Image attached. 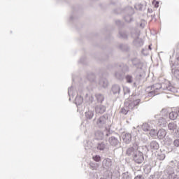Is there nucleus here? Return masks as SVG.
<instances>
[{"label":"nucleus","instance_id":"obj_22","mask_svg":"<svg viewBox=\"0 0 179 179\" xmlns=\"http://www.w3.org/2000/svg\"><path fill=\"white\" fill-rule=\"evenodd\" d=\"M86 120H92L94 117V110L89 109L85 113Z\"/></svg>","mask_w":179,"mask_h":179},{"label":"nucleus","instance_id":"obj_60","mask_svg":"<svg viewBox=\"0 0 179 179\" xmlns=\"http://www.w3.org/2000/svg\"><path fill=\"white\" fill-rule=\"evenodd\" d=\"M90 176H92V173H90Z\"/></svg>","mask_w":179,"mask_h":179},{"label":"nucleus","instance_id":"obj_4","mask_svg":"<svg viewBox=\"0 0 179 179\" xmlns=\"http://www.w3.org/2000/svg\"><path fill=\"white\" fill-rule=\"evenodd\" d=\"M139 148V143L135 141L133 143L132 145L126 151V155L127 156H133L138 152V149Z\"/></svg>","mask_w":179,"mask_h":179},{"label":"nucleus","instance_id":"obj_16","mask_svg":"<svg viewBox=\"0 0 179 179\" xmlns=\"http://www.w3.org/2000/svg\"><path fill=\"white\" fill-rule=\"evenodd\" d=\"M124 79L127 83H129V85H131V83H133V86L134 87H136V83L134 82V77L132 76V75H130V74L126 75Z\"/></svg>","mask_w":179,"mask_h":179},{"label":"nucleus","instance_id":"obj_41","mask_svg":"<svg viewBox=\"0 0 179 179\" xmlns=\"http://www.w3.org/2000/svg\"><path fill=\"white\" fill-rule=\"evenodd\" d=\"M143 7V5H142L141 3H136L134 6V8L135 9H136V10H141Z\"/></svg>","mask_w":179,"mask_h":179},{"label":"nucleus","instance_id":"obj_43","mask_svg":"<svg viewBox=\"0 0 179 179\" xmlns=\"http://www.w3.org/2000/svg\"><path fill=\"white\" fill-rule=\"evenodd\" d=\"M173 145L174 148H179V138H176L173 141Z\"/></svg>","mask_w":179,"mask_h":179},{"label":"nucleus","instance_id":"obj_21","mask_svg":"<svg viewBox=\"0 0 179 179\" xmlns=\"http://www.w3.org/2000/svg\"><path fill=\"white\" fill-rule=\"evenodd\" d=\"M141 128L143 131H145V132H148L152 130V128H153V127H152V123L148 122V123H143Z\"/></svg>","mask_w":179,"mask_h":179},{"label":"nucleus","instance_id":"obj_45","mask_svg":"<svg viewBox=\"0 0 179 179\" xmlns=\"http://www.w3.org/2000/svg\"><path fill=\"white\" fill-rule=\"evenodd\" d=\"M123 91H124V94L125 96V94H128V93L131 92V90H129V88L126 87L123 88Z\"/></svg>","mask_w":179,"mask_h":179},{"label":"nucleus","instance_id":"obj_54","mask_svg":"<svg viewBox=\"0 0 179 179\" xmlns=\"http://www.w3.org/2000/svg\"><path fill=\"white\" fill-rule=\"evenodd\" d=\"M176 112L178 113V116H179V107H178L176 108Z\"/></svg>","mask_w":179,"mask_h":179},{"label":"nucleus","instance_id":"obj_56","mask_svg":"<svg viewBox=\"0 0 179 179\" xmlns=\"http://www.w3.org/2000/svg\"><path fill=\"white\" fill-rule=\"evenodd\" d=\"M155 178V175H151L150 176V179H154Z\"/></svg>","mask_w":179,"mask_h":179},{"label":"nucleus","instance_id":"obj_51","mask_svg":"<svg viewBox=\"0 0 179 179\" xmlns=\"http://www.w3.org/2000/svg\"><path fill=\"white\" fill-rule=\"evenodd\" d=\"M136 78H137L138 79H141V78H142V74H141V73H139L138 75L136 74Z\"/></svg>","mask_w":179,"mask_h":179},{"label":"nucleus","instance_id":"obj_20","mask_svg":"<svg viewBox=\"0 0 179 179\" xmlns=\"http://www.w3.org/2000/svg\"><path fill=\"white\" fill-rule=\"evenodd\" d=\"M134 45L136 47H142L143 45V39L139 38L138 37L134 38V40L133 41Z\"/></svg>","mask_w":179,"mask_h":179},{"label":"nucleus","instance_id":"obj_13","mask_svg":"<svg viewBox=\"0 0 179 179\" xmlns=\"http://www.w3.org/2000/svg\"><path fill=\"white\" fill-rule=\"evenodd\" d=\"M94 108L96 114H104L107 110V107L102 104L96 105Z\"/></svg>","mask_w":179,"mask_h":179},{"label":"nucleus","instance_id":"obj_52","mask_svg":"<svg viewBox=\"0 0 179 179\" xmlns=\"http://www.w3.org/2000/svg\"><path fill=\"white\" fill-rule=\"evenodd\" d=\"M80 62L81 64H83V62H85V59L83 57H81L80 59Z\"/></svg>","mask_w":179,"mask_h":179},{"label":"nucleus","instance_id":"obj_30","mask_svg":"<svg viewBox=\"0 0 179 179\" xmlns=\"http://www.w3.org/2000/svg\"><path fill=\"white\" fill-rule=\"evenodd\" d=\"M121 177L122 179H132V175L128 171L122 173Z\"/></svg>","mask_w":179,"mask_h":179},{"label":"nucleus","instance_id":"obj_46","mask_svg":"<svg viewBox=\"0 0 179 179\" xmlns=\"http://www.w3.org/2000/svg\"><path fill=\"white\" fill-rule=\"evenodd\" d=\"M120 113H122V114H124V115H127L128 114V110H127L124 108H122Z\"/></svg>","mask_w":179,"mask_h":179},{"label":"nucleus","instance_id":"obj_61","mask_svg":"<svg viewBox=\"0 0 179 179\" xmlns=\"http://www.w3.org/2000/svg\"><path fill=\"white\" fill-rule=\"evenodd\" d=\"M69 100H71V98H69Z\"/></svg>","mask_w":179,"mask_h":179},{"label":"nucleus","instance_id":"obj_29","mask_svg":"<svg viewBox=\"0 0 179 179\" xmlns=\"http://www.w3.org/2000/svg\"><path fill=\"white\" fill-rule=\"evenodd\" d=\"M172 75L176 79L179 80V70L178 69H171Z\"/></svg>","mask_w":179,"mask_h":179},{"label":"nucleus","instance_id":"obj_1","mask_svg":"<svg viewBox=\"0 0 179 179\" xmlns=\"http://www.w3.org/2000/svg\"><path fill=\"white\" fill-rule=\"evenodd\" d=\"M148 89H151V91L148 93V96L150 97H153L154 96H156V94H160V92H163V90H166V92H169L170 93L178 92L177 88H176L173 85H167L164 83H156L151 87H148Z\"/></svg>","mask_w":179,"mask_h":179},{"label":"nucleus","instance_id":"obj_27","mask_svg":"<svg viewBox=\"0 0 179 179\" xmlns=\"http://www.w3.org/2000/svg\"><path fill=\"white\" fill-rule=\"evenodd\" d=\"M169 118L174 121V120H177V117H178V113L176 111H172L169 114Z\"/></svg>","mask_w":179,"mask_h":179},{"label":"nucleus","instance_id":"obj_3","mask_svg":"<svg viewBox=\"0 0 179 179\" xmlns=\"http://www.w3.org/2000/svg\"><path fill=\"white\" fill-rule=\"evenodd\" d=\"M129 105L128 108L129 110H134L136 106H139V103H141V100L137 98L136 95H131L128 99Z\"/></svg>","mask_w":179,"mask_h":179},{"label":"nucleus","instance_id":"obj_37","mask_svg":"<svg viewBox=\"0 0 179 179\" xmlns=\"http://www.w3.org/2000/svg\"><path fill=\"white\" fill-rule=\"evenodd\" d=\"M158 124H159V125H164L166 124V119L164 117H159Z\"/></svg>","mask_w":179,"mask_h":179},{"label":"nucleus","instance_id":"obj_7","mask_svg":"<svg viewBox=\"0 0 179 179\" xmlns=\"http://www.w3.org/2000/svg\"><path fill=\"white\" fill-rule=\"evenodd\" d=\"M132 157L134 162L137 163V164H142V163H143V161L145 160L143 153L139 150L136 152L135 155Z\"/></svg>","mask_w":179,"mask_h":179},{"label":"nucleus","instance_id":"obj_28","mask_svg":"<svg viewBox=\"0 0 179 179\" xmlns=\"http://www.w3.org/2000/svg\"><path fill=\"white\" fill-rule=\"evenodd\" d=\"M168 129L169 131H176V129H177V124L175 122H170L168 124Z\"/></svg>","mask_w":179,"mask_h":179},{"label":"nucleus","instance_id":"obj_8","mask_svg":"<svg viewBox=\"0 0 179 179\" xmlns=\"http://www.w3.org/2000/svg\"><path fill=\"white\" fill-rule=\"evenodd\" d=\"M133 66L136 68V71H142V68L143 67V63L141 62V59H138V57H133L130 59Z\"/></svg>","mask_w":179,"mask_h":179},{"label":"nucleus","instance_id":"obj_36","mask_svg":"<svg viewBox=\"0 0 179 179\" xmlns=\"http://www.w3.org/2000/svg\"><path fill=\"white\" fill-rule=\"evenodd\" d=\"M68 94L69 97H71V96H75V94H73V87L71 86L68 89Z\"/></svg>","mask_w":179,"mask_h":179},{"label":"nucleus","instance_id":"obj_6","mask_svg":"<svg viewBox=\"0 0 179 179\" xmlns=\"http://www.w3.org/2000/svg\"><path fill=\"white\" fill-rule=\"evenodd\" d=\"M108 143L110 146H114L115 148H120L121 146V137H115L112 136L108 138Z\"/></svg>","mask_w":179,"mask_h":179},{"label":"nucleus","instance_id":"obj_34","mask_svg":"<svg viewBox=\"0 0 179 179\" xmlns=\"http://www.w3.org/2000/svg\"><path fill=\"white\" fill-rule=\"evenodd\" d=\"M179 176H177V173L175 175L174 173H169L168 176V179H178Z\"/></svg>","mask_w":179,"mask_h":179},{"label":"nucleus","instance_id":"obj_14","mask_svg":"<svg viewBox=\"0 0 179 179\" xmlns=\"http://www.w3.org/2000/svg\"><path fill=\"white\" fill-rule=\"evenodd\" d=\"M122 140L126 145H129V143H131L132 141V134L129 133H126L122 135Z\"/></svg>","mask_w":179,"mask_h":179},{"label":"nucleus","instance_id":"obj_33","mask_svg":"<svg viewBox=\"0 0 179 179\" xmlns=\"http://www.w3.org/2000/svg\"><path fill=\"white\" fill-rule=\"evenodd\" d=\"M90 169H92V170H97V167H99V164H97V163L91 162L90 163Z\"/></svg>","mask_w":179,"mask_h":179},{"label":"nucleus","instance_id":"obj_48","mask_svg":"<svg viewBox=\"0 0 179 179\" xmlns=\"http://www.w3.org/2000/svg\"><path fill=\"white\" fill-rule=\"evenodd\" d=\"M175 136H176V138H179V129L175 131Z\"/></svg>","mask_w":179,"mask_h":179},{"label":"nucleus","instance_id":"obj_39","mask_svg":"<svg viewBox=\"0 0 179 179\" xmlns=\"http://www.w3.org/2000/svg\"><path fill=\"white\" fill-rule=\"evenodd\" d=\"M92 159L94 162H101V157H100V155H94L92 157Z\"/></svg>","mask_w":179,"mask_h":179},{"label":"nucleus","instance_id":"obj_9","mask_svg":"<svg viewBox=\"0 0 179 179\" xmlns=\"http://www.w3.org/2000/svg\"><path fill=\"white\" fill-rule=\"evenodd\" d=\"M102 166L107 171H111L113 170V160L110 158H106L102 162Z\"/></svg>","mask_w":179,"mask_h":179},{"label":"nucleus","instance_id":"obj_24","mask_svg":"<svg viewBox=\"0 0 179 179\" xmlns=\"http://www.w3.org/2000/svg\"><path fill=\"white\" fill-rule=\"evenodd\" d=\"M95 97H96V101L99 104H102L103 101H104V95H103L101 94H95Z\"/></svg>","mask_w":179,"mask_h":179},{"label":"nucleus","instance_id":"obj_59","mask_svg":"<svg viewBox=\"0 0 179 179\" xmlns=\"http://www.w3.org/2000/svg\"><path fill=\"white\" fill-rule=\"evenodd\" d=\"M155 117H159V115H157Z\"/></svg>","mask_w":179,"mask_h":179},{"label":"nucleus","instance_id":"obj_49","mask_svg":"<svg viewBox=\"0 0 179 179\" xmlns=\"http://www.w3.org/2000/svg\"><path fill=\"white\" fill-rule=\"evenodd\" d=\"M94 100V98L93 97V96H89V101H90V103H93Z\"/></svg>","mask_w":179,"mask_h":179},{"label":"nucleus","instance_id":"obj_31","mask_svg":"<svg viewBox=\"0 0 179 179\" xmlns=\"http://www.w3.org/2000/svg\"><path fill=\"white\" fill-rule=\"evenodd\" d=\"M119 49L121 50V51H124V52L129 51V47L125 44H120L119 45Z\"/></svg>","mask_w":179,"mask_h":179},{"label":"nucleus","instance_id":"obj_38","mask_svg":"<svg viewBox=\"0 0 179 179\" xmlns=\"http://www.w3.org/2000/svg\"><path fill=\"white\" fill-rule=\"evenodd\" d=\"M150 135L152 136V138H155V136H157V131L152 129L150 130Z\"/></svg>","mask_w":179,"mask_h":179},{"label":"nucleus","instance_id":"obj_10","mask_svg":"<svg viewBox=\"0 0 179 179\" xmlns=\"http://www.w3.org/2000/svg\"><path fill=\"white\" fill-rule=\"evenodd\" d=\"M145 149L147 150L148 152L149 150H151V152H153V150H157L159 148V143L156 141H152L148 145H145Z\"/></svg>","mask_w":179,"mask_h":179},{"label":"nucleus","instance_id":"obj_23","mask_svg":"<svg viewBox=\"0 0 179 179\" xmlns=\"http://www.w3.org/2000/svg\"><path fill=\"white\" fill-rule=\"evenodd\" d=\"M99 85L101 87L106 89L108 86V80L106 78H101L99 82Z\"/></svg>","mask_w":179,"mask_h":179},{"label":"nucleus","instance_id":"obj_55","mask_svg":"<svg viewBox=\"0 0 179 179\" xmlns=\"http://www.w3.org/2000/svg\"><path fill=\"white\" fill-rule=\"evenodd\" d=\"M148 50H150V51H152V45H148Z\"/></svg>","mask_w":179,"mask_h":179},{"label":"nucleus","instance_id":"obj_47","mask_svg":"<svg viewBox=\"0 0 179 179\" xmlns=\"http://www.w3.org/2000/svg\"><path fill=\"white\" fill-rule=\"evenodd\" d=\"M134 179H145V177L143 175H137L135 176Z\"/></svg>","mask_w":179,"mask_h":179},{"label":"nucleus","instance_id":"obj_19","mask_svg":"<svg viewBox=\"0 0 179 179\" xmlns=\"http://www.w3.org/2000/svg\"><path fill=\"white\" fill-rule=\"evenodd\" d=\"M167 135V131L164 129H161L157 131V136L159 139H164Z\"/></svg>","mask_w":179,"mask_h":179},{"label":"nucleus","instance_id":"obj_25","mask_svg":"<svg viewBox=\"0 0 179 179\" xmlns=\"http://www.w3.org/2000/svg\"><path fill=\"white\" fill-rule=\"evenodd\" d=\"M119 67L121 69V71L123 73H126V72L129 71V66H128L127 64H124V63L119 64Z\"/></svg>","mask_w":179,"mask_h":179},{"label":"nucleus","instance_id":"obj_44","mask_svg":"<svg viewBox=\"0 0 179 179\" xmlns=\"http://www.w3.org/2000/svg\"><path fill=\"white\" fill-rule=\"evenodd\" d=\"M148 49H145V48H143L142 50H141V54H143V55H149V52H148Z\"/></svg>","mask_w":179,"mask_h":179},{"label":"nucleus","instance_id":"obj_5","mask_svg":"<svg viewBox=\"0 0 179 179\" xmlns=\"http://www.w3.org/2000/svg\"><path fill=\"white\" fill-rule=\"evenodd\" d=\"M108 121V117L103 115L99 117L96 120V125L98 128H106L107 127V122Z\"/></svg>","mask_w":179,"mask_h":179},{"label":"nucleus","instance_id":"obj_53","mask_svg":"<svg viewBox=\"0 0 179 179\" xmlns=\"http://www.w3.org/2000/svg\"><path fill=\"white\" fill-rule=\"evenodd\" d=\"M155 8H159V2L157 1L155 5Z\"/></svg>","mask_w":179,"mask_h":179},{"label":"nucleus","instance_id":"obj_50","mask_svg":"<svg viewBox=\"0 0 179 179\" xmlns=\"http://www.w3.org/2000/svg\"><path fill=\"white\" fill-rule=\"evenodd\" d=\"M140 27H141V29H143L145 27V22H141L140 24Z\"/></svg>","mask_w":179,"mask_h":179},{"label":"nucleus","instance_id":"obj_42","mask_svg":"<svg viewBox=\"0 0 179 179\" xmlns=\"http://www.w3.org/2000/svg\"><path fill=\"white\" fill-rule=\"evenodd\" d=\"M115 24H117V26H118L119 27H124V22H122L121 20H117L115 21Z\"/></svg>","mask_w":179,"mask_h":179},{"label":"nucleus","instance_id":"obj_57","mask_svg":"<svg viewBox=\"0 0 179 179\" xmlns=\"http://www.w3.org/2000/svg\"><path fill=\"white\" fill-rule=\"evenodd\" d=\"M90 148H92V145L87 146V147L85 148V149H86V150H87V149H90Z\"/></svg>","mask_w":179,"mask_h":179},{"label":"nucleus","instance_id":"obj_58","mask_svg":"<svg viewBox=\"0 0 179 179\" xmlns=\"http://www.w3.org/2000/svg\"><path fill=\"white\" fill-rule=\"evenodd\" d=\"M70 20H73V16L70 17Z\"/></svg>","mask_w":179,"mask_h":179},{"label":"nucleus","instance_id":"obj_15","mask_svg":"<svg viewBox=\"0 0 179 179\" xmlns=\"http://www.w3.org/2000/svg\"><path fill=\"white\" fill-rule=\"evenodd\" d=\"M128 31L125 29H120L119 30V37L122 40H128Z\"/></svg>","mask_w":179,"mask_h":179},{"label":"nucleus","instance_id":"obj_32","mask_svg":"<svg viewBox=\"0 0 179 179\" xmlns=\"http://www.w3.org/2000/svg\"><path fill=\"white\" fill-rule=\"evenodd\" d=\"M160 115L162 117H167V115H169V110L166 108H163L160 112Z\"/></svg>","mask_w":179,"mask_h":179},{"label":"nucleus","instance_id":"obj_2","mask_svg":"<svg viewBox=\"0 0 179 179\" xmlns=\"http://www.w3.org/2000/svg\"><path fill=\"white\" fill-rule=\"evenodd\" d=\"M122 13L124 14L123 19L126 23H131L134 22V15L135 14V10L131 6L126 7L122 11Z\"/></svg>","mask_w":179,"mask_h":179},{"label":"nucleus","instance_id":"obj_35","mask_svg":"<svg viewBox=\"0 0 179 179\" xmlns=\"http://www.w3.org/2000/svg\"><path fill=\"white\" fill-rule=\"evenodd\" d=\"M115 76L117 79H119V80H120L121 79H122V73L120 71H116L115 73Z\"/></svg>","mask_w":179,"mask_h":179},{"label":"nucleus","instance_id":"obj_17","mask_svg":"<svg viewBox=\"0 0 179 179\" xmlns=\"http://www.w3.org/2000/svg\"><path fill=\"white\" fill-rule=\"evenodd\" d=\"M113 94L119 95L121 93V87L118 85H113L111 88Z\"/></svg>","mask_w":179,"mask_h":179},{"label":"nucleus","instance_id":"obj_18","mask_svg":"<svg viewBox=\"0 0 179 179\" xmlns=\"http://www.w3.org/2000/svg\"><path fill=\"white\" fill-rule=\"evenodd\" d=\"M107 146V143L105 141H99L97 143L96 148L97 150H100L101 152L104 150Z\"/></svg>","mask_w":179,"mask_h":179},{"label":"nucleus","instance_id":"obj_40","mask_svg":"<svg viewBox=\"0 0 179 179\" xmlns=\"http://www.w3.org/2000/svg\"><path fill=\"white\" fill-rule=\"evenodd\" d=\"M87 79L90 82H94L95 76L94 74L92 73L91 75L87 76Z\"/></svg>","mask_w":179,"mask_h":179},{"label":"nucleus","instance_id":"obj_26","mask_svg":"<svg viewBox=\"0 0 179 179\" xmlns=\"http://www.w3.org/2000/svg\"><path fill=\"white\" fill-rule=\"evenodd\" d=\"M76 106H80L83 103V97L82 96L77 95L75 99Z\"/></svg>","mask_w":179,"mask_h":179},{"label":"nucleus","instance_id":"obj_11","mask_svg":"<svg viewBox=\"0 0 179 179\" xmlns=\"http://www.w3.org/2000/svg\"><path fill=\"white\" fill-rule=\"evenodd\" d=\"M104 135L106 137H108L111 135V132L110 131H105L104 132L98 130L96 131H95V138L96 139L100 140V139H103V138H104Z\"/></svg>","mask_w":179,"mask_h":179},{"label":"nucleus","instance_id":"obj_12","mask_svg":"<svg viewBox=\"0 0 179 179\" xmlns=\"http://www.w3.org/2000/svg\"><path fill=\"white\" fill-rule=\"evenodd\" d=\"M129 30L132 38H136V37H139V33H141V31H139L138 27H129Z\"/></svg>","mask_w":179,"mask_h":179}]
</instances>
